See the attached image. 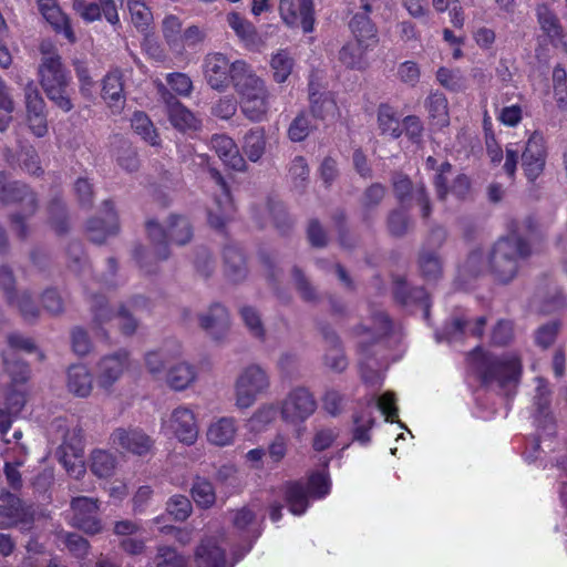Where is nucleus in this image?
<instances>
[{"mask_svg": "<svg viewBox=\"0 0 567 567\" xmlns=\"http://www.w3.org/2000/svg\"><path fill=\"white\" fill-rule=\"evenodd\" d=\"M227 22L236 34L245 42L246 47L256 49L260 43V38L255 27L237 13L228 14Z\"/></svg>", "mask_w": 567, "mask_h": 567, "instance_id": "41", "label": "nucleus"}, {"mask_svg": "<svg viewBox=\"0 0 567 567\" xmlns=\"http://www.w3.org/2000/svg\"><path fill=\"white\" fill-rule=\"evenodd\" d=\"M195 378V368L188 363L182 362L169 369L167 383L172 389L182 391L193 383Z\"/></svg>", "mask_w": 567, "mask_h": 567, "instance_id": "43", "label": "nucleus"}, {"mask_svg": "<svg viewBox=\"0 0 567 567\" xmlns=\"http://www.w3.org/2000/svg\"><path fill=\"white\" fill-rule=\"evenodd\" d=\"M91 311L93 315V329L97 336L107 338L106 331L103 329V324L109 322L114 313L109 307L106 298L100 293L90 295Z\"/></svg>", "mask_w": 567, "mask_h": 567, "instance_id": "36", "label": "nucleus"}, {"mask_svg": "<svg viewBox=\"0 0 567 567\" xmlns=\"http://www.w3.org/2000/svg\"><path fill=\"white\" fill-rule=\"evenodd\" d=\"M127 7L134 25L145 30L153 20V14L144 0H127Z\"/></svg>", "mask_w": 567, "mask_h": 567, "instance_id": "62", "label": "nucleus"}, {"mask_svg": "<svg viewBox=\"0 0 567 567\" xmlns=\"http://www.w3.org/2000/svg\"><path fill=\"white\" fill-rule=\"evenodd\" d=\"M236 432L235 420L233 417H221L209 426L207 439L217 446H225L234 441Z\"/></svg>", "mask_w": 567, "mask_h": 567, "instance_id": "37", "label": "nucleus"}, {"mask_svg": "<svg viewBox=\"0 0 567 567\" xmlns=\"http://www.w3.org/2000/svg\"><path fill=\"white\" fill-rule=\"evenodd\" d=\"M330 492L329 476L322 472L312 473L305 485L301 482L288 483L285 487V499L293 515H302L309 506V497L322 498Z\"/></svg>", "mask_w": 567, "mask_h": 567, "instance_id": "6", "label": "nucleus"}, {"mask_svg": "<svg viewBox=\"0 0 567 567\" xmlns=\"http://www.w3.org/2000/svg\"><path fill=\"white\" fill-rule=\"evenodd\" d=\"M210 146L227 166L238 172L245 171L246 162L233 138L215 134L210 138Z\"/></svg>", "mask_w": 567, "mask_h": 567, "instance_id": "28", "label": "nucleus"}, {"mask_svg": "<svg viewBox=\"0 0 567 567\" xmlns=\"http://www.w3.org/2000/svg\"><path fill=\"white\" fill-rule=\"evenodd\" d=\"M375 408L385 415V421L394 422L398 417L399 410L396 408L395 396L393 393H383L375 403L373 399H371L365 409L353 415V439L361 444L365 445L371 440L369 431L374 425L373 411Z\"/></svg>", "mask_w": 567, "mask_h": 567, "instance_id": "9", "label": "nucleus"}, {"mask_svg": "<svg viewBox=\"0 0 567 567\" xmlns=\"http://www.w3.org/2000/svg\"><path fill=\"white\" fill-rule=\"evenodd\" d=\"M231 83L240 95L241 102L268 92L265 82L255 74L246 62L240 60L233 62Z\"/></svg>", "mask_w": 567, "mask_h": 567, "instance_id": "16", "label": "nucleus"}, {"mask_svg": "<svg viewBox=\"0 0 567 567\" xmlns=\"http://www.w3.org/2000/svg\"><path fill=\"white\" fill-rule=\"evenodd\" d=\"M167 115L171 124L181 132L197 130L199 126L195 115L183 104L175 106Z\"/></svg>", "mask_w": 567, "mask_h": 567, "instance_id": "54", "label": "nucleus"}, {"mask_svg": "<svg viewBox=\"0 0 567 567\" xmlns=\"http://www.w3.org/2000/svg\"><path fill=\"white\" fill-rule=\"evenodd\" d=\"M146 306V299L142 296L131 298L126 303L122 305L118 310V317L122 320L121 330L124 334H133L137 329V321L131 313V309Z\"/></svg>", "mask_w": 567, "mask_h": 567, "instance_id": "46", "label": "nucleus"}, {"mask_svg": "<svg viewBox=\"0 0 567 567\" xmlns=\"http://www.w3.org/2000/svg\"><path fill=\"white\" fill-rule=\"evenodd\" d=\"M190 492L193 499L199 507L209 508L216 501L213 484L206 478L197 477L193 483Z\"/></svg>", "mask_w": 567, "mask_h": 567, "instance_id": "49", "label": "nucleus"}, {"mask_svg": "<svg viewBox=\"0 0 567 567\" xmlns=\"http://www.w3.org/2000/svg\"><path fill=\"white\" fill-rule=\"evenodd\" d=\"M270 65L274 71L275 81L277 83H282L291 74L293 68V59L287 51L280 50L272 55Z\"/></svg>", "mask_w": 567, "mask_h": 567, "instance_id": "59", "label": "nucleus"}, {"mask_svg": "<svg viewBox=\"0 0 567 567\" xmlns=\"http://www.w3.org/2000/svg\"><path fill=\"white\" fill-rule=\"evenodd\" d=\"M163 429L172 432L179 442L187 445L194 444L198 436L195 415L186 406L176 408L168 420L163 419Z\"/></svg>", "mask_w": 567, "mask_h": 567, "instance_id": "15", "label": "nucleus"}, {"mask_svg": "<svg viewBox=\"0 0 567 567\" xmlns=\"http://www.w3.org/2000/svg\"><path fill=\"white\" fill-rule=\"evenodd\" d=\"M419 267L426 280H436L442 275V260L434 250L422 249L419 256Z\"/></svg>", "mask_w": 567, "mask_h": 567, "instance_id": "45", "label": "nucleus"}, {"mask_svg": "<svg viewBox=\"0 0 567 567\" xmlns=\"http://www.w3.org/2000/svg\"><path fill=\"white\" fill-rule=\"evenodd\" d=\"M430 116L437 125L444 126L449 123L447 100L442 92L431 93L425 102Z\"/></svg>", "mask_w": 567, "mask_h": 567, "instance_id": "47", "label": "nucleus"}, {"mask_svg": "<svg viewBox=\"0 0 567 567\" xmlns=\"http://www.w3.org/2000/svg\"><path fill=\"white\" fill-rule=\"evenodd\" d=\"M310 110L313 117L321 121L334 120L338 106L331 92H319L313 83L309 84Z\"/></svg>", "mask_w": 567, "mask_h": 567, "instance_id": "30", "label": "nucleus"}, {"mask_svg": "<svg viewBox=\"0 0 567 567\" xmlns=\"http://www.w3.org/2000/svg\"><path fill=\"white\" fill-rule=\"evenodd\" d=\"M49 223L58 235H64L70 229L68 212L64 202L54 197L48 206Z\"/></svg>", "mask_w": 567, "mask_h": 567, "instance_id": "44", "label": "nucleus"}, {"mask_svg": "<svg viewBox=\"0 0 567 567\" xmlns=\"http://www.w3.org/2000/svg\"><path fill=\"white\" fill-rule=\"evenodd\" d=\"M269 386L268 372L259 364L248 365L236 380V405L239 409L250 408L260 395L268 391Z\"/></svg>", "mask_w": 567, "mask_h": 567, "instance_id": "7", "label": "nucleus"}, {"mask_svg": "<svg viewBox=\"0 0 567 567\" xmlns=\"http://www.w3.org/2000/svg\"><path fill=\"white\" fill-rule=\"evenodd\" d=\"M266 150V132L264 127H252L244 136L243 152L249 161L258 162Z\"/></svg>", "mask_w": 567, "mask_h": 567, "instance_id": "39", "label": "nucleus"}, {"mask_svg": "<svg viewBox=\"0 0 567 567\" xmlns=\"http://www.w3.org/2000/svg\"><path fill=\"white\" fill-rule=\"evenodd\" d=\"M471 360L484 385L496 386L507 396L513 394L522 372L520 360L517 355L496 357L476 348L471 353Z\"/></svg>", "mask_w": 567, "mask_h": 567, "instance_id": "1", "label": "nucleus"}, {"mask_svg": "<svg viewBox=\"0 0 567 567\" xmlns=\"http://www.w3.org/2000/svg\"><path fill=\"white\" fill-rule=\"evenodd\" d=\"M146 233L158 260H166L171 256L168 244L184 246L193 238V227L187 217L171 215L166 228L154 219L146 221Z\"/></svg>", "mask_w": 567, "mask_h": 567, "instance_id": "5", "label": "nucleus"}, {"mask_svg": "<svg viewBox=\"0 0 567 567\" xmlns=\"http://www.w3.org/2000/svg\"><path fill=\"white\" fill-rule=\"evenodd\" d=\"M104 217H93L87 220L86 231L91 241L95 244L105 243L109 236L118 233L120 226L116 213L111 200H104L102 204Z\"/></svg>", "mask_w": 567, "mask_h": 567, "instance_id": "19", "label": "nucleus"}, {"mask_svg": "<svg viewBox=\"0 0 567 567\" xmlns=\"http://www.w3.org/2000/svg\"><path fill=\"white\" fill-rule=\"evenodd\" d=\"M386 192V187L381 183H373L363 190L360 205L364 221H370L372 214L383 202Z\"/></svg>", "mask_w": 567, "mask_h": 567, "instance_id": "38", "label": "nucleus"}, {"mask_svg": "<svg viewBox=\"0 0 567 567\" xmlns=\"http://www.w3.org/2000/svg\"><path fill=\"white\" fill-rule=\"evenodd\" d=\"M530 254V245L522 236L513 234L501 238L489 250V275L499 284H509Z\"/></svg>", "mask_w": 567, "mask_h": 567, "instance_id": "3", "label": "nucleus"}, {"mask_svg": "<svg viewBox=\"0 0 567 567\" xmlns=\"http://www.w3.org/2000/svg\"><path fill=\"white\" fill-rule=\"evenodd\" d=\"M393 194L398 203L405 208H410L412 203L420 207L421 217L429 219L433 206L423 182L413 183L410 177L401 172H394L391 175Z\"/></svg>", "mask_w": 567, "mask_h": 567, "instance_id": "8", "label": "nucleus"}, {"mask_svg": "<svg viewBox=\"0 0 567 567\" xmlns=\"http://www.w3.org/2000/svg\"><path fill=\"white\" fill-rule=\"evenodd\" d=\"M317 410L313 394L305 386L292 389L281 402V419L291 425L303 424Z\"/></svg>", "mask_w": 567, "mask_h": 567, "instance_id": "10", "label": "nucleus"}, {"mask_svg": "<svg viewBox=\"0 0 567 567\" xmlns=\"http://www.w3.org/2000/svg\"><path fill=\"white\" fill-rule=\"evenodd\" d=\"M195 563L196 567H231L226 560L225 550L215 537L202 540L195 553Z\"/></svg>", "mask_w": 567, "mask_h": 567, "instance_id": "29", "label": "nucleus"}, {"mask_svg": "<svg viewBox=\"0 0 567 567\" xmlns=\"http://www.w3.org/2000/svg\"><path fill=\"white\" fill-rule=\"evenodd\" d=\"M225 275L234 282L244 280L247 276L246 258L240 249L235 244H228L223 251Z\"/></svg>", "mask_w": 567, "mask_h": 567, "instance_id": "32", "label": "nucleus"}, {"mask_svg": "<svg viewBox=\"0 0 567 567\" xmlns=\"http://www.w3.org/2000/svg\"><path fill=\"white\" fill-rule=\"evenodd\" d=\"M408 209L401 206L390 210L386 218V227L391 236L401 238L413 227V220Z\"/></svg>", "mask_w": 567, "mask_h": 567, "instance_id": "42", "label": "nucleus"}, {"mask_svg": "<svg viewBox=\"0 0 567 567\" xmlns=\"http://www.w3.org/2000/svg\"><path fill=\"white\" fill-rule=\"evenodd\" d=\"M40 83L48 99L63 112H70L73 103L68 86L70 74L64 68L61 56L55 52H44L39 65Z\"/></svg>", "mask_w": 567, "mask_h": 567, "instance_id": "4", "label": "nucleus"}, {"mask_svg": "<svg viewBox=\"0 0 567 567\" xmlns=\"http://www.w3.org/2000/svg\"><path fill=\"white\" fill-rule=\"evenodd\" d=\"M199 326L213 339H223L229 330L230 320L227 309L218 302L210 305V307L198 315Z\"/></svg>", "mask_w": 567, "mask_h": 567, "instance_id": "23", "label": "nucleus"}, {"mask_svg": "<svg viewBox=\"0 0 567 567\" xmlns=\"http://www.w3.org/2000/svg\"><path fill=\"white\" fill-rule=\"evenodd\" d=\"M163 34L168 45L181 52L182 45V22L175 16H168L163 20Z\"/></svg>", "mask_w": 567, "mask_h": 567, "instance_id": "60", "label": "nucleus"}, {"mask_svg": "<svg viewBox=\"0 0 567 567\" xmlns=\"http://www.w3.org/2000/svg\"><path fill=\"white\" fill-rule=\"evenodd\" d=\"M102 97L111 107L121 109L125 103L123 74L118 69L110 71L103 79Z\"/></svg>", "mask_w": 567, "mask_h": 567, "instance_id": "34", "label": "nucleus"}, {"mask_svg": "<svg viewBox=\"0 0 567 567\" xmlns=\"http://www.w3.org/2000/svg\"><path fill=\"white\" fill-rule=\"evenodd\" d=\"M372 50L355 41L348 42L339 50L338 60L347 69L362 71L369 66L367 54Z\"/></svg>", "mask_w": 567, "mask_h": 567, "instance_id": "35", "label": "nucleus"}, {"mask_svg": "<svg viewBox=\"0 0 567 567\" xmlns=\"http://www.w3.org/2000/svg\"><path fill=\"white\" fill-rule=\"evenodd\" d=\"M292 279L295 282L296 290L298 291L300 298L306 302L316 303L319 301V295L317 292L316 287L310 282V280L306 277L303 271L295 266L291 271Z\"/></svg>", "mask_w": 567, "mask_h": 567, "instance_id": "58", "label": "nucleus"}, {"mask_svg": "<svg viewBox=\"0 0 567 567\" xmlns=\"http://www.w3.org/2000/svg\"><path fill=\"white\" fill-rule=\"evenodd\" d=\"M547 148L542 133L535 131L527 140L522 153V168L528 182H535L544 172Z\"/></svg>", "mask_w": 567, "mask_h": 567, "instance_id": "13", "label": "nucleus"}, {"mask_svg": "<svg viewBox=\"0 0 567 567\" xmlns=\"http://www.w3.org/2000/svg\"><path fill=\"white\" fill-rule=\"evenodd\" d=\"M116 465V458L113 454L96 450L92 452L91 471L99 477H109L113 474Z\"/></svg>", "mask_w": 567, "mask_h": 567, "instance_id": "55", "label": "nucleus"}, {"mask_svg": "<svg viewBox=\"0 0 567 567\" xmlns=\"http://www.w3.org/2000/svg\"><path fill=\"white\" fill-rule=\"evenodd\" d=\"M254 520L255 514L248 507H243L233 512V526L237 530L246 534L245 540L248 542V547L245 551H248L251 548L252 542L259 537V533L252 527Z\"/></svg>", "mask_w": 567, "mask_h": 567, "instance_id": "40", "label": "nucleus"}, {"mask_svg": "<svg viewBox=\"0 0 567 567\" xmlns=\"http://www.w3.org/2000/svg\"><path fill=\"white\" fill-rule=\"evenodd\" d=\"M24 99L30 127L37 136L41 137L48 130L44 113L45 103L33 82L25 85Z\"/></svg>", "mask_w": 567, "mask_h": 567, "instance_id": "22", "label": "nucleus"}, {"mask_svg": "<svg viewBox=\"0 0 567 567\" xmlns=\"http://www.w3.org/2000/svg\"><path fill=\"white\" fill-rule=\"evenodd\" d=\"M192 511V503L184 495H173L166 503V512L177 522L186 520Z\"/></svg>", "mask_w": 567, "mask_h": 567, "instance_id": "61", "label": "nucleus"}, {"mask_svg": "<svg viewBox=\"0 0 567 567\" xmlns=\"http://www.w3.org/2000/svg\"><path fill=\"white\" fill-rule=\"evenodd\" d=\"M156 567H187V559L169 546L158 548Z\"/></svg>", "mask_w": 567, "mask_h": 567, "instance_id": "64", "label": "nucleus"}, {"mask_svg": "<svg viewBox=\"0 0 567 567\" xmlns=\"http://www.w3.org/2000/svg\"><path fill=\"white\" fill-rule=\"evenodd\" d=\"M31 518L30 508L14 494L0 492V527L11 528Z\"/></svg>", "mask_w": 567, "mask_h": 567, "instance_id": "20", "label": "nucleus"}, {"mask_svg": "<svg viewBox=\"0 0 567 567\" xmlns=\"http://www.w3.org/2000/svg\"><path fill=\"white\" fill-rule=\"evenodd\" d=\"M132 127L136 134H138L145 142L152 146L159 144L158 134L144 112H135L132 117Z\"/></svg>", "mask_w": 567, "mask_h": 567, "instance_id": "48", "label": "nucleus"}, {"mask_svg": "<svg viewBox=\"0 0 567 567\" xmlns=\"http://www.w3.org/2000/svg\"><path fill=\"white\" fill-rule=\"evenodd\" d=\"M392 324L386 313L375 311L372 315V327L360 326L357 329L359 365L362 380L371 385L380 383L381 374L378 368L381 365L378 359L381 342L391 331Z\"/></svg>", "mask_w": 567, "mask_h": 567, "instance_id": "2", "label": "nucleus"}, {"mask_svg": "<svg viewBox=\"0 0 567 567\" xmlns=\"http://www.w3.org/2000/svg\"><path fill=\"white\" fill-rule=\"evenodd\" d=\"M110 440L116 450L138 456L146 455L154 444L151 436L138 427H117L111 434Z\"/></svg>", "mask_w": 567, "mask_h": 567, "instance_id": "14", "label": "nucleus"}, {"mask_svg": "<svg viewBox=\"0 0 567 567\" xmlns=\"http://www.w3.org/2000/svg\"><path fill=\"white\" fill-rule=\"evenodd\" d=\"M239 313L249 333L254 338L264 341L266 338V330L259 311L251 306H244L240 308Z\"/></svg>", "mask_w": 567, "mask_h": 567, "instance_id": "51", "label": "nucleus"}, {"mask_svg": "<svg viewBox=\"0 0 567 567\" xmlns=\"http://www.w3.org/2000/svg\"><path fill=\"white\" fill-rule=\"evenodd\" d=\"M537 381L538 384L534 396V405L536 406L535 422L537 423V427L543 432L538 435V440H540L543 435L551 436L555 434V423L550 412L551 392L543 379H538Z\"/></svg>", "mask_w": 567, "mask_h": 567, "instance_id": "21", "label": "nucleus"}, {"mask_svg": "<svg viewBox=\"0 0 567 567\" xmlns=\"http://www.w3.org/2000/svg\"><path fill=\"white\" fill-rule=\"evenodd\" d=\"M313 128L310 115L306 112H300L289 124L287 135L291 142L299 143L305 141Z\"/></svg>", "mask_w": 567, "mask_h": 567, "instance_id": "57", "label": "nucleus"}, {"mask_svg": "<svg viewBox=\"0 0 567 567\" xmlns=\"http://www.w3.org/2000/svg\"><path fill=\"white\" fill-rule=\"evenodd\" d=\"M538 23L542 30L553 40L563 38V28L557 16L546 6L537 9Z\"/></svg>", "mask_w": 567, "mask_h": 567, "instance_id": "56", "label": "nucleus"}, {"mask_svg": "<svg viewBox=\"0 0 567 567\" xmlns=\"http://www.w3.org/2000/svg\"><path fill=\"white\" fill-rule=\"evenodd\" d=\"M378 122L383 134H388L393 138H398L402 135L401 124L391 106L385 104L380 105Z\"/></svg>", "mask_w": 567, "mask_h": 567, "instance_id": "53", "label": "nucleus"}, {"mask_svg": "<svg viewBox=\"0 0 567 567\" xmlns=\"http://www.w3.org/2000/svg\"><path fill=\"white\" fill-rule=\"evenodd\" d=\"M463 271L473 278L489 274V252L486 255L482 249L471 251L463 265Z\"/></svg>", "mask_w": 567, "mask_h": 567, "instance_id": "50", "label": "nucleus"}, {"mask_svg": "<svg viewBox=\"0 0 567 567\" xmlns=\"http://www.w3.org/2000/svg\"><path fill=\"white\" fill-rule=\"evenodd\" d=\"M0 202L2 204L20 203L23 212L32 216L38 209L35 194L20 182H10L6 172L0 171Z\"/></svg>", "mask_w": 567, "mask_h": 567, "instance_id": "17", "label": "nucleus"}, {"mask_svg": "<svg viewBox=\"0 0 567 567\" xmlns=\"http://www.w3.org/2000/svg\"><path fill=\"white\" fill-rule=\"evenodd\" d=\"M208 173H209L212 179H214L215 183L220 187V189L223 192L224 199H225L224 206H221L220 199L217 200V204L219 206V212H217V213H214L213 210L208 212V223L212 227H214L216 229H221L231 215L233 206L229 200V194L227 190L226 182H225L223 175L220 174V172L214 167H208Z\"/></svg>", "mask_w": 567, "mask_h": 567, "instance_id": "33", "label": "nucleus"}, {"mask_svg": "<svg viewBox=\"0 0 567 567\" xmlns=\"http://www.w3.org/2000/svg\"><path fill=\"white\" fill-rule=\"evenodd\" d=\"M71 525L85 534L95 535L103 530L99 517L100 501L93 497L79 496L71 501Z\"/></svg>", "mask_w": 567, "mask_h": 567, "instance_id": "11", "label": "nucleus"}, {"mask_svg": "<svg viewBox=\"0 0 567 567\" xmlns=\"http://www.w3.org/2000/svg\"><path fill=\"white\" fill-rule=\"evenodd\" d=\"M279 13L290 28H301L305 33L315 29V8L312 0H280Z\"/></svg>", "mask_w": 567, "mask_h": 567, "instance_id": "12", "label": "nucleus"}, {"mask_svg": "<svg viewBox=\"0 0 567 567\" xmlns=\"http://www.w3.org/2000/svg\"><path fill=\"white\" fill-rule=\"evenodd\" d=\"M68 267L76 275H81L87 267V259L80 241H71L66 248Z\"/></svg>", "mask_w": 567, "mask_h": 567, "instance_id": "63", "label": "nucleus"}, {"mask_svg": "<svg viewBox=\"0 0 567 567\" xmlns=\"http://www.w3.org/2000/svg\"><path fill=\"white\" fill-rule=\"evenodd\" d=\"M269 109L268 92L256 97L241 102V111L251 122L265 120Z\"/></svg>", "mask_w": 567, "mask_h": 567, "instance_id": "52", "label": "nucleus"}, {"mask_svg": "<svg viewBox=\"0 0 567 567\" xmlns=\"http://www.w3.org/2000/svg\"><path fill=\"white\" fill-rule=\"evenodd\" d=\"M39 11L55 32L62 33L70 42L76 38L70 24L69 18L62 12L55 0H37Z\"/></svg>", "mask_w": 567, "mask_h": 567, "instance_id": "27", "label": "nucleus"}, {"mask_svg": "<svg viewBox=\"0 0 567 567\" xmlns=\"http://www.w3.org/2000/svg\"><path fill=\"white\" fill-rule=\"evenodd\" d=\"M204 78L207 84L216 91H225L233 76V63L223 53H208L203 62Z\"/></svg>", "mask_w": 567, "mask_h": 567, "instance_id": "18", "label": "nucleus"}, {"mask_svg": "<svg viewBox=\"0 0 567 567\" xmlns=\"http://www.w3.org/2000/svg\"><path fill=\"white\" fill-rule=\"evenodd\" d=\"M66 389L78 398H87L93 390V375L84 364H73L66 371Z\"/></svg>", "mask_w": 567, "mask_h": 567, "instance_id": "31", "label": "nucleus"}, {"mask_svg": "<svg viewBox=\"0 0 567 567\" xmlns=\"http://www.w3.org/2000/svg\"><path fill=\"white\" fill-rule=\"evenodd\" d=\"M364 12L355 13L350 20L349 28L354 37V41L364 44V48L374 49L379 43V35L375 24L369 18L372 7L365 2L362 6Z\"/></svg>", "mask_w": 567, "mask_h": 567, "instance_id": "24", "label": "nucleus"}, {"mask_svg": "<svg viewBox=\"0 0 567 567\" xmlns=\"http://www.w3.org/2000/svg\"><path fill=\"white\" fill-rule=\"evenodd\" d=\"M318 328L327 344L323 358L324 364L334 372H343L348 367V360L344 355L338 334L326 323H319Z\"/></svg>", "mask_w": 567, "mask_h": 567, "instance_id": "26", "label": "nucleus"}, {"mask_svg": "<svg viewBox=\"0 0 567 567\" xmlns=\"http://www.w3.org/2000/svg\"><path fill=\"white\" fill-rule=\"evenodd\" d=\"M127 367V353L118 351L111 355H105L99 363L97 385L110 391L113 384L121 378Z\"/></svg>", "mask_w": 567, "mask_h": 567, "instance_id": "25", "label": "nucleus"}]
</instances>
